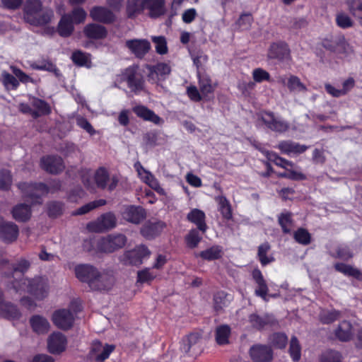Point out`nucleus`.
<instances>
[{
  "mask_svg": "<svg viewBox=\"0 0 362 362\" xmlns=\"http://www.w3.org/2000/svg\"><path fill=\"white\" fill-rule=\"evenodd\" d=\"M115 86L117 83H126L130 92L136 95H140L145 90L146 81L144 75L136 64L129 66L122 69L120 74L116 76Z\"/></svg>",
  "mask_w": 362,
  "mask_h": 362,
  "instance_id": "f257e3e1",
  "label": "nucleus"
},
{
  "mask_svg": "<svg viewBox=\"0 0 362 362\" xmlns=\"http://www.w3.org/2000/svg\"><path fill=\"white\" fill-rule=\"evenodd\" d=\"M12 288L16 293L27 292L37 300H43L48 293V285L46 280L41 276L27 279L23 276L19 280L12 281Z\"/></svg>",
  "mask_w": 362,
  "mask_h": 362,
  "instance_id": "f03ea898",
  "label": "nucleus"
},
{
  "mask_svg": "<svg viewBox=\"0 0 362 362\" xmlns=\"http://www.w3.org/2000/svg\"><path fill=\"white\" fill-rule=\"evenodd\" d=\"M23 13L25 21L35 26L45 25L53 17L52 10H42V3L40 0H26Z\"/></svg>",
  "mask_w": 362,
  "mask_h": 362,
  "instance_id": "7ed1b4c3",
  "label": "nucleus"
},
{
  "mask_svg": "<svg viewBox=\"0 0 362 362\" xmlns=\"http://www.w3.org/2000/svg\"><path fill=\"white\" fill-rule=\"evenodd\" d=\"M76 278L81 282L87 283L90 288H104L105 286L96 284L95 281L98 279L99 271L90 264H82L75 267L74 269Z\"/></svg>",
  "mask_w": 362,
  "mask_h": 362,
  "instance_id": "20e7f679",
  "label": "nucleus"
},
{
  "mask_svg": "<svg viewBox=\"0 0 362 362\" xmlns=\"http://www.w3.org/2000/svg\"><path fill=\"white\" fill-rule=\"evenodd\" d=\"M18 187L32 200V204H42V196L49 192L48 185L43 182H23L19 184Z\"/></svg>",
  "mask_w": 362,
  "mask_h": 362,
  "instance_id": "39448f33",
  "label": "nucleus"
},
{
  "mask_svg": "<svg viewBox=\"0 0 362 362\" xmlns=\"http://www.w3.org/2000/svg\"><path fill=\"white\" fill-rule=\"evenodd\" d=\"M127 241V237L123 234H110L99 240L97 247L100 252L112 253L124 247Z\"/></svg>",
  "mask_w": 362,
  "mask_h": 362,
  "instance_id": "423d86ee",
  "label": "nucleus"
},
{
  "mask_svg": "<svg viewBox=\"0 0 362 362\" xmlns=\"http://www.w3.org/2000/svg\"><path fill=\"white\" fill-rule=\"evenodd\" d=\"M93 179L98 189L102 190L107 189L109 192L114 191L119 181L117 175L110 177L108 170L105 167H99L95 170Z\"/></svg>",
  "mask_w": 362,
  "mask_h": 362,
  "instance_id": "0eeeda50",
  "label": "nucleus"
},
{
  "mask_svg": "<svg viewBox=\"0 0 362 362\" xmlns=\"http://www.w3.org/2000/svg\"><path fill=\"white\" fill-rule=\"evenodd\" d=\"M151 252L144 245L136 246L132 250L126 251L121 257V262L124 265L139 266L143 259L150 256Z\"/></svg>",
  "mask_w": 362,
  "mask_h": 362,
  "instance_id": "6e6552de",
  "label": "nucleus"
},
{
  "mask_svg": "<svg viewBox=\"0 0 362 362\" xmlns=\"http://www.w3.org/2000/svg\"><path fill=\"white\" fill-rule=\"evenodd\" d=\"M117 225V218L113 212L109 211L100 215L95 221L87 224L90 231L100 233L114 228Z\"/></svg>",
  "mask_w": 362,
  "mask_h": 362,
  "instance_id": "1a4fd4ad",
  "label": "nucleus"
},
{
  "mask_svg": "<svg viewBox=\"0 0 362 362\" xmlns=\"http://www.w3.org/2000/svg\"><path fill=\"white\" fill-rule=\"evenodd\" d=\"M40 166L43 170L52 175H58L65 169L62 158L57 155L42 156L40 158Z\"/></svg>",
  "mask_w": 362,
  "mask_h": 362,
  "instance_id": "9d476101",
  "label": "nucleus"
},
{
  "mask_svg": "<svg viewBox=\"0 0 362 362\" xmlns=\"http://www.w3.org/2000/svg\"><path fill=\"white\" fill-rule=\"evenodd\" d=\"M52 321L57 327L66 331L73 327L74 316L70 310L62 308L53 313Z\"/></svg>",
  "mask_w": 362,
  "mask_h": 362,
  "instance_id": "9b49d317",
  "label": "nucleus"
},
{
  "mask_svg": "<svg viewBox=\"0 0 362 362\" xmlns=\"http://www.w3.org/2000/svg\"><path fill=\"white\" fill-rule=\"evenodd\" d=\"M267 57L279 62L291 59V49L288 45L284 41L272 42L268 49Z\"/></svg>",
  "mask_w": 362,
  "mask_h": 362,
  "instance_id": "f8f14e48",
  "label": "nucleus"
},
{
  "mask_svg": "<svg viewBox=\"0 0 362 362\" xmlns=\"http://www.w3.org/2000/svg\"><path fill=\"white\" fill-rule=\"evenodd\" d=\"M260 119L268 129L275 132L284 133L289 129L287 122L276 118L274 112L270 111L263 112Z\"/></svg>",
  "mask_w": 362,
  "mask_h": 362,
  "instance_id": "ddd939ff",
  "label": "nucleus"
},
{
  "mask_svg": "<svg viewBox=\"0 0 362 362\" xmlns=\"http://www.w3.org/2000/svg\"><path fill=\"white\" fill-rule=\"evenodd\" d=\"M115 349L113 344H103L98 340L94 341L91 344L89 355L98 362H103L107 359L110 354Z\"/></svg>",
  "mask_w": 362,
  "mask_h": 362,
  "instance_id": "4468645a",
  "label": "nucleus"
},
{
  "mask_svg": "<svg viewBox=\"0 0 362 362\" xmlns=\"http://www.w3.org/2000/svg\"><path fill=\"white\" fill-rule=\"evenodd\" d=\"M249 354L253 362H271L274 355L270 346L261 344L252 345Z\"/></svg>",
  "mask_w": 362,
  "mask_h": 362,
  "instance_id": "2eb2a0df",
  "label": "nucleus"
},
{
  "mask_svg": "<svg viewBox=\"0 0 362 362\" xmlns=\"http://www.w3.org/2000/svg\"><path fill=\"white\" fill-rule=\"evenodd\" d=\"M89 15L93 21L103 24H112L116 21L115 14L110 8L103 6H93Z\"/></svg>",
  "mask_w": 362,
  "mask_h": 362,
  "instance_id": "dca6fc26",
  "label": "nucleus"
},
{
  "mask_svg": "<svg viewBox=\"0 0 362 362\" xmlns=\"http://www.w3.org/2000/svg\"><path fill=\"white\" fill-rule=\"evenodd\" d=\"M122 215L127 222L139 224L146 218V211L141 206L128 205L124 208Z\"/></svg>",
  "mask_w": 362,
  "mask_h": 362,
  "instance_id": "f3484780",
  "label": "nucleus"
},
{
  "mask_svg": "<svg viewBox=\"0 0 362 362\" xmlns=\"http://www.w3.org/2000/svg\"><path fill=\"white\" fill-rule=\"evenodd\" d=\"M125 45L139 59L144 58L151 49V44L146 39L129 40Z\"/></svg>",
  "mask_w": 362,
  "mask_h": 362,
  "instance_id": "a211bd4d",
  "label": "nucleus"
},
{
  "mask_svg": "<svg viewBox=\"0 0 362 362\" xmlns=\"http://www.w3.org/2000/svg\"><path fill=\"white\" fill-rule=\"evenodd\" d=\"M0 317L8 320H18L21 313L16 305L4 300V292L0 289Z\"/></svg>",
  "mask_w": 362,
  "mask_h": 362,
  "instance_id": "6ab92c4d",
  "label": "nucleus"
},
{
  "mask_svg": "<svg viewBox=\"0 0 362 362\" xmlns=\"http://www.w3.org/2000/svg\"><path fill=\"white\" fill-rule=\"evenodd\" d=\"M67 339L61 332L52 333L47 341V348L50 353L59 354L66 349Z\"/></svg>",
  "mask_w": 362,
  "mask_h": 362,
  "instance_id": "aec40b11",
  "label": "nucleus"
},
{
  "mask_svg": "<svg viewBox=\"0 0 362 362\" xmlns=\"http://www.w3.org/2000/svg\"><path fill=\"white\" fill-rule=\"evenodd\" d=\"M248 322L251 327L258 331H262L267 326L274 325L276 322L274 317L269 314L259 315L257 313L250 314L248 317Z\"/></svg>",
  "mask_w": 362,
  "mask_h": 362,
  "instance_id": "412c9836",
  "label": "nucleus"
},
{
  "mask_svg": "<svg viewBox=\"0 0 362 362\" xmlns=\"http://www.w3.org/2000/svg\"><path fill=\"white\" fill-rule=\"evenodd\" d=\"M133 112L144 121L151 122L155 124H160L163 119L144 105H136L132 107Z\"/></svg>",
  "mask_w": 362,
  "mask_h": 362,
  "instance_id": "4be33fe9",
  "label": "nucleus"
},
{
  "mask_svg": "<svg viewBox=\"0 0 362 362\" xmlns=\"http://www.w3.org/2000/svg\"><path fill=\"white\" fill-rule=\"evenodd\" d=\"M83 34L90 40H103L107 36V30L103 25L90 23L83 28Z\"/></svg>",
  "mask_w": 362,
  "mask_h": 362,
  "instance_id": "5701e85b",
  "label": "nucleus"
},
{
  "mask_svg": "<svg viewBox=\"0 0 362 362\" xmlns=\"http://www.w3.org/2000/svg\"><path fill=\"white\" fill-rule=\"evenodd\" d=\"M18 235V226L13 222L7 221L0 228V240L5 243L10 244L15 242Z\"/></svg>",
  "mask_w": 362,
  "mask_h": 362,
  "instance_id": "b1692460",
  "label": "nucleus"
},
{
  "mask_svg": "<svg viewBox=\"0 0 362 362\" xmlns=\"http://www.w3.org/2000/svg\"><path fill=\"white\" fill-rule=\"evenodd\" d=\"M233 297L230 294L223 291L216 292L213 296V308L217 315L224 312L226 308L228 307Z\"/></svg>",
  "mask_w": 362,
  "mask_h": 362,
  "instance_id": "393cba45",
  "label": "nucleus"
},
{
  "mask_svg": "<svg viewBox=\"0 0 362 362\" xmlns=\"http://www.w3.org/2000/svg\"><path fill=\"white\" fill-rule=\"evenodd\" d=\"M165 226V224L162 221H148L141 227L140 232L146 239L152 240L161 233Z\"/></svg>",
  "mask_w": 362,
  "mask_h": 362,
  "instance_id": "a878e982",
  "label": "nucleus"
},
{
  "mask_svg": "<svg viewBox=\"0 0 362 362\" xmlns=\"http://www.w3.org/2000/svg\"><path fill=\"white\" fill-rule=\"evenodd\" d=\"M187 219L190 223L194 224L197 228L202 233H205L208 229L206 223L205 213L199 209H192L187 215Z\"/></svg>",
  "mask_w": 362,
  "mask_h": 362,
  "instance_id": "bb28decb",
  "label": "nucleus"
},
{
  "mask_svg": "<svg viewBox=\"0 0 362 362\" xmlns=\"http://www.w3.org/2000/svg\"><path fill=\"white\" fill-rule=\"evenodd\" d=\"M251 274L252 279L257 285V287L255 290V294L257 296L261 297L262 299L266 300L269 292V288L262 272L259 268H255L252 270Z\"/></svg>",
  "mask_w": 362,
  "mask_h": 362,
  "instance_id": "cd10ccee",
  "label": "nucleus"
},
{
  "mask_svg": "<svg viewBox=\"0 0 362 362\" xmlns=\"http://www.w3.org/2000/svg\"><path fill=\"white\" fill-rule=\"evenodd\" d=\"M11 212L13 219L19 223H26L32 216L31 206L24 203L15 205Z\"/></svg>",
  "mask_w": 362,
  "mask_h": 362,
  "instance_id": "c85d7f7f",
  "label": "nucleus"
},
{
  "mask_svg": "<svg viewBox=\"0 0 362 362\" xmlns=\"http://www.w3.org/2000/svg\"><path fill=\"white\" fill-rule=\"evenodd\" d=\"M277 148L282 153L290 155L291 153L301 154L308 148V146L291 141H282L279 142Z\"/></svg>",
  "mask_w": 362,
  "mask_h": 362,
  "instance_id": "c756f323",
  "label": "nucleus"
},
{
  "mask_svg": "<svg viewBox=\"0 0 362 362\" xmlns=\"http://www.w3.org/2000/svg\"><path fill=\"white\" fill-rule=\"evenodd\" d=\"M231 327L227 324L217 326L214 330L215 341L218 346H226L230 344Z\"/></svg>",
  "mask_w": 362,
  "mask_h": 362,
  "instance_id": "7c9ffc66",
  "label": "nucleus"
},
{
  "mask_svg": "<svg viewBox=\"0 0 362 362\" xmlns=\"http://www.w3.org/2000/svg\"><path fill=\"white\" fill-rule=\"evenodd\" d=\"M145 8L148 9L149 16L156 18L165 13V0H144Z\"/></svg>",
  "mask_w": 362,
  "mask_h": 362,
  "instance_id": "2f4dec72",
  "label": "nucleus"
},
{
  "mask_svg": "<svg viewBox=\"0 0 362 362\" xmlns=\"http://www.w3.org/2000/svg\"><path fill=\"white\" fill-rule=\"evenodd\" d=\"M334 334L341 341H349L353 338V326L349 321L344 320L335 329Z\"/></svg>",
  "mask_w": 362,
  "mask_h": 362,
  "instance_id": "473e14b6",
  "label": "nucleus"
},
{
  "mask_svg": "<svg viewBox=\"0 0 362 362\" xmlns=\"http://www.w3.org/2000/svg\"><path fill=\"white\" fill-rule=\"evenodd\" d=\"M198 83L200 92L204 95L213 93L215 90L216 85L212 83L210 76L205 71H197Z\"/></svg>",
  "mask_w": 362,
  "mask_h": 362,
  "instance_id": "72a5a7b5",
  "label": "nucleus"
},
{
  "mask_svg": "<svg viewBox=\"0 0 362 362\" xmlns=\"http://www.w3.org/2000/svg\"><path fill=\"white\" fill-rule=\"evenodd\" d=\"M271 250V245L268 242L259 245L257 248V257L262 267H265L275 261L272 254H268Z\"/></svg>",
  "mask_w": 362,
  "mask_h": 362,
  "instance_id": "f704fd0d",
  "label": "nucleus"
},
{
  "mask_svg": "<svg viewBox=\"0 0 362 362\" xmlns=\"http://www.w3.org/2000/svg\"><path fill=\"white\" fill-rule=\"evenodd\" d=\"M334 267L337 272L346 276H351L358 281H362V271L358 268L342 262L335 263Z\"/></svg>",
  "mask_w": 362,
  "mask_h": 362,
  "instance_id": "c9c22d12",
  "label": "nucleus"
},
{
  "mask_svg": "<svg viewBox=\"0 0 362 362\" xmlns=\"http://www.w3.org/2000/svg\"><path fill=\"white\" fill-rule=\"evenodd\" d=\"M30 324L33 332L39 334H45L49 329L48 320L39 315H33L30 319Z\"/></svg>",
  "mask_w": 362,
  "mask_h": 362,
  "instance_id": "e433bc0d",
  "label": "nucleus"
},
{
  "mask_svg": "<svg viewBox=\"0 0 362 362\" xmlns=\"http://www.w3.org/2000/svg\"><path fill=\"white\" fill-rule=\"evenodd\" d=\"M74 31V25L69 15L64 14L58 23L57 33L62 37H70Z\"/></svg>",
  "mask_w": 362,
  "mask_h": 362,
  "instance_id": "4c0bfd02",
  "label": "nucleus"
},
{
  "mask_svg": "<svg viewBox=\"0 0 362 362\" xmlns=\"http://www.w3.org/2000/svg\"><path fill=\"white\" fill-rule=\"evenodd\" d=\"M145 9L144 0H127L126 13L128 18L134 19Z\"/></svg>",
  "mask_w": 362,
  "mask_h": 362,
  "instance_id": "58836bf2",
  "label": "nucleus"
},
{
  "mask_svg": "<svg viewBox=\"0 0 362 362\" xmlns=\"http://www.w3.org/2000/svg\"><path fill=\"white\" fill-rule=\"evenodd\" d=\"M65 204L60 201H50L46 204L47 215L49 218L55 219L63 215Z\"/></svg>",
  "mask_w": 362,
  "mask_h": 362,
  "instance_id": "ea45409f",
  "label": "nucleus"
},
{
  "mask_svg": "<svg viewBox=\"0 0 362 362\" xmlns=\"http://www.w3.org/2000/svg\"><path fill=\"white\" fill-rule=\"evenodd\" d=\"M216 201L218 205V211L221 213L222 217L230 221L233 219V211L230 202L225 196H218L216 197Z\"/></svg>",
  "mask_w": 362,
  "mask_h": 362,
  "instance_id": "a19ab883",
  "label": "nucleus"
},
{
  "mask_svg": "<svg viewBox=\"0 0 362 362\" xmlns=\"http://www.w3.org/2000/svg\"><path fill=\"white\" fill-rule=\"evenodd\" d=\"M31 106L35 109L34 112H36L37 114L39 115V117L49 115L52 112L50 105L45 100L36 97L32 98Z\"/></svg>",
  "mask_w": 362,
  "mask_h": 362,
  "instance_id": "79ce46f5",
  "label": "nucleus"
},
{
  "mask_svg": "<svg viewBox=\"0 0 362 362\" xmlns=\"http://www.w3.org/2000/svg\"><path fill=\"white\" fill-rule=\"evenodd\" d=\"M330 255L335 259L349 261L354 257V254L348 245L341 244L336 247L334 252L330 253Z\"/></svg>",
  "mask_w": 362,
  "mask_h": 362,
  "instance_id": "37998d69",
  "label": "nucleus"
},
{
  "mask_svg": "<svg viewBox=\"0 0 362 362\" xmlns=\"http://www.w3.org/2000/svg\"><path fill=\"white\" fill-rule=\"evenodd\" d=\"M200 339L201 334L197 332L190 333L189 335L186 336L182 339L181 342L180 349L182 352L189 354L191 349L196 346Z\"/></svg>",
  "mask_w": 362,
  "mask_h": 362,
  "instance_id": "c03bdc74",
  "label": "nucleus"
},
{
  "mask_svg": "<svg viewBox=\"0 0 362 362\" xmlns=\"http://www.w3.org/2000/svg\"><path fill=\"white\" fill-rule=\"evenodd\" d=\"M107 204V201L104 199H96L93 202H90L82 206L79 207L76 210L71 213L72 216H81L86 214L90 211L97 209L100 206H105Z\"/></svg>",
  "mask_w": 362,
  "mask_h": 362,
  "instance_id": "a18cd8bd",
  "label": "nucleus"
},
{
  "mask_svg": "<svg viewBox=\"0 0 362 362\" xmlns=\"http://www.w3.org/2000/svg\"><path fill=\"white\" fill-rule=\"evenodd\" d=\"M278 223L284 234H289L293 226V214L290 211L282 212L278 216Z\"/></svg>",
  "mask_w": 362,
  "mask_h": 362,
  "instance_id": "49530a36",
  "label": "nucleus"
},
{
  "mask_svg": "<svg viewBox=\"0 0 362 362\" xmlns=\"http://www.w3.org/2000/svg\"><path fill=\"white\" fill-rule=\"evenodd\" d=\"M222 247L219 245H214L205 250L200 252L199 256L207 261L218 259L222 257Z\"/></svg>",
  "mask_w": 362,
  "mask_h": 362,
  "instance_id": "de8ad7c7",
  "label": "nucleus"
},
{
  "mask_svg": "<svg viewBox=\"0 0 362 362\" xmlns=\"http://www.w3.org/2000/svg\"><path fill=\"white\" fill-rule=\"evenodd\" d=\"M90 56V54L83 52L81 50H76L72 53L71 59L73 63L78 66L90 67L91 63Z\"/></svg>",
  "mask_w": 362,
  "mask_h": 362,
  "instance_id": "09e8293b",
  "label": "nucleus"
},
{
  "mask_svg": "<svg viewBox=\"0 0 362 362\" xmlns=\"http://www.w3.org/2000/svg\"><path fill=\"white\" fill-rule=\"evenodd\" d=\"M267 159L274 163L276 165L279 166L282 168L286 169L287 167H293V163L288 160L282 157H280L274 151H265Z\"/></svg>",
  "mask_w": 362,
  "mask_h": 362,
  "instance_id": "8fccbe9b",
  "label": "nucleus"
},
{
  "mask_svg": "<svg viewBox=\"0 0 362 362\" xmlns=\"http://www.w3.org/2000/svg\"><path fill=\"white\" fill-rule=\"evenodd\" d=\"M353 52V49L349 44L346 41L344 37L337 38V45L334 49V54L339 55L340 57H346Z\"/></svg>",
  "mask_w": 362,
  "mask_h": 362,
  "instance_id": "3c124183",
  "label": "nucleus"
},
{
  "mask_svg": "<svg viewBox=\"0 0 362 362\" xmlns=\"http://www.w3.org/2000/svg\"><path fill=\"white\" fill-rule=\"evenodd\" d=\"M197 228L191 229L185 238L187 246L191 249L195 248L202 240V236L199 234Z\"/></svg>",
  "mask_w": 362,
  "mask_h": 362,
  "instance_id": "603ef678",
  "label": "nucleus"
},
{
  "mask_svg": "<svg viewBox=\"0 0 362 362\" xmlns=\"http://www.w3.org/2000/svg\"><path fill=\"white\" fill-rule=\"evenodd\" d=\"M272 345L279 349H285L288 344V337L283 332H274L269 337Z\"/></svg>",
  "mask_w": 362,
  "mask_h": 362,
  "instance_id": "864d4df0",
  "label": "nucleus"
},
{
  "mask_svg": "<svg viewBox=\"0 0 362 362\" xmlns=\"http://www.w3.org/2000/svg\"><path fill=\"white\" fill-rule=\"evenodd\" d=\"M253 21L254 18L251 13H243L240 14L235 23V25L241 31L249 30Z\"/></svg>",
  "mask_w": 362,
  "mask_h": 362,
  "instance_id": "5fc2aeb1",
  "label": "nucleus"
},
{
  "mask_svg": "<svg viewBox=\"0 0 362 362\" xmlns=\"http://www.w3.org/2000/svg\"><path fill=\"white\" fill-rule=\"evenodd\" d=\"M288 353L294 362H297L300 360L301 356V346L296 336H292L291 339Z\"/></svg>",
  "mask_w": 362,
  "mask_h": 362,
  "instance_id": "6e6d98bb",
  "label": "nucleus"
},
{
  "mask_svg": "<svg viewBox=\"0 0 362 362\" xmlns=\"http://www.w3.org/2000/svg\"><path fill=\"white\" fill-rule=\"evenodd\" d=\"M295 241L303 245H308L311 243V234L304 228H298L293 233Z\"/></svg>",
  "mask_w": 362,
  "mask_h": 362,
  "instance_id": "4d7b16f0",
  "label": "nucleus"
},
{
  "mask_svg": "<svg viewBox=\"0 0 362 362\" xmlns=\"http://www.w3.org/2000/svg\"><path fill=\"white\" fill-rule=\"evenodd\" d=\"M65 14L69 15L70 20L74 24L76 25L83 23L87 16L86 11L82 7H75L71 13Z\"/></svg>",
  "mask_w": 362,
  "mask_h": 362,
  "instance_id": "13d9d810",
  "label": "nucleus"
},
{
  "mask_svg": "<svg viewBox=\"0 0 362 362\" xmlns=\"http://www.w3.org/2000/svg\"><path fill=\"white\" fill-rule=\"evenodd\" d=\"M156 276V274L151 272L150 268L146 267L137 272L136 281L140 284H151V281H153Z\"/></svg>",
  "mask_w": 362,
  "mask_h": 362,
  "instance_id": "bf43d9fd",
  "label": "nucleus"
},
{
  "mask_svg": "<svg viewBox=\"0 0 362 362\" xmlns=\"http://www.w3.org/2000/svg\"><path fill=\"white\" fill-rule=\"evenodd\" d=\"M350 13L356 18L362 20V0H346Z\"/></svg>",
  "mask_w": 362,
  "mask_h": 362,
  "instance_id": "052dcab7",
  "label": "nucleus"
},
{
  "mask_svg": "<svg viewBox=\"0 0 362 362\" xmlns=\"http://www.w3.org/2000/svg\"><path fill=\"white\" fill-rule=\"evenodd\" d=\"M1 76L3 84L7 90H17L19 81L15 75L4 71Z\"/></svg>",
  "mask_w": 362,
  "mask_h": 362,
  "instance_id": "680f3d73",
  "label": "nucleus"
},
{
  "mask_svg": "<svg viewBox=\"0 0 362 362\" xmlns=\"http://www.w3.org/2000/svg\"><path fill=\"white\" fill-rule=\"evenodd\" d=\"M286 86L291 92L305 91L306 86L300 81V78L294 75H291L288 79Z\"/></svg>",
  "mask_w": 362,
  "mask_h": 362,
  "instance_id": "e2e57ef3",
  "label": "nucleus"
},
{
  "mask_svg": "<svg viewBox=\"0 0 362 362\" xmlns=\"http://www.w3.org/2000/svg\"><path fill=\"white\" fill-rule=\"evenodd\" d=\"M140 178L148 185L153 189H156L158 186V182L155 177L149 171L146 170L144 167L143 169H139V173H137Z\"/></svg>",
  "mask_w": 362,
  "mask_h": 362,
  "instance_id": "0e129e2a",
  "label": "nucleus"
},
{
  "mask_svg": "<svg viewBox=\"0 0 362 362\" xmlns=\"http://www.w3.org/2000/svg\"><path fill=\"white\" fill-rule=\"evenodd\" d=\"M140 178L148 185L153 189H156L158 186V182L155 177L149 171L146 170L144 167L143 169H139V173H137Z\"/></svg>",
  "mask_w": 362,
  "mask_h": 362,
  "instance_id": "69168bd1",
  "label": "nucleus"
},
{
  "mask_svg": "<svg viewBox=\"0 0 362 362\" xmlns=\"http://www.w3.org/2000/svg\"><path fill=\"white\" fill-rule=\"evenodd\" d=\"M12 185V175L11 171L6 169L0 170V189L8 190Z\"/></svg>",
  "mask_w": 362,
  "mask_h": 362,
  "instance_id": "338daca9",
  "label": "nucleus"
},
{
  "mask_svg": "<svg viewBox=\"0 0 362 362\" xmlns=\"http://www.w3.org/2000/svg\"><path fill=\"white\" fill-rule=\"evenodd\" d=\"M151 74H156L157 76H165L171 72L170 66L164 62H160L149 67Z\"/></svg>",
  "mask_w": 362,
  "mask_h": 362,
  "instance_id": "774afa93",
  "label": "nucleus"
}]
</instances>
